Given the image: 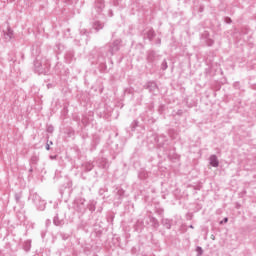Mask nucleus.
I'll return each instance as SVG.
<instances>
[{
	"instance_id": "aec40b11",
	"label": "nucleus",
	"mask_w": 256,
	"mask_h": 256,
	"mask_svg": "<svg viewBox=\"0 0 256 256\" xmlns=\"http://www.w3.org/2000/svg\"><path fill=\"white\" fill-rule=\"evenodd\" d=\"M196 253L198 256L203 255V248L201 246L196 247Z\"/></svg>"
},
{
	"instance_id": "c756f323",
	"label": "nucleus",
	"mask_w": 256,
	"mask_h": 256,
	"mask_svg": "<svg viewBox=\"0 0 256 256\" xmlns=\"http://www.w3.org/2000/svg\"><path fill=\"white\" fill-rule=\"evenodd\" d=\"M29 173H33V166H30Z\"/></svg>"
},
{
	"instance_id": "72a5a7b5",
	"label": "nucleus",
	"mask_w": 256,
	"mask_h": 256,
	"mask_svg": "<svg viewBox=\"0 0 256 256\" xmlns=\"http://www.w3.org/2000/svg\"><path fill=\"white\" fill-rule=\"evenodd\" d=\"M200 11H201V12L203 11V7H200Z\"/></svg>"
},
{
	"instance_id": "0eeeda50",
	"label": "nucleus",
	"mask_w": 256,
	"mask_h": 256,
	"mask_svg": "<svg viewBox=\"0 0 256 256\" xmlns=\"http://www.w3.org/2000/svg\"><path fill=\"white\" fill-rule=\"evenodd\" d=\"M4 39L5 41H10L13 39V31L11 30V27H7V32L3 31Z\"/></svg>"
},
{
	"instance_id": "423d86ee",
	"label": "nucleus",
	"mask_w": 256,
	"mask_h": 256,
	"mask_svg": "<svg viewBox=\"0 0 256 256\" xmlns=\"http://www.w3.org/2000/svg\"><path fill=\"white\" fill-rule=\"evenodd\" d=\"M103 9H105V2L103 0H98L95 5V11L99 15L103 12Z\"/></svg>"
},
{
	"instance_id": "1a4fd4ad",
	"label": "nucleus",
	"mask_w": 256,
	"mask_h": 256,
	"mask_svg": "<svg viewBox=\"0 0 256 256\" xmlns=\"http://www.w3.org/2000/svg\"><path fill=\"white\" fill-rule=\"evenodd\" d=\"M93 29H95V31H101V29H103L105 27V24H103V22L101 21H95L92 24Z\"/></svg>"
},
{
	"instance_id": "473e14b6",
	"label": "nucleus",
	"mask_w": 256,
	"mask_h": 256,
	"mask_svg": "<svg viewBox=\"0 0 256 256\" xmlns=\"http://www.w3.org/2000/svg\"><path fill=\"white\" fill-rule=\"evenodd\" d=\"M190 229H194L193 225H190Z\"/></svg>"
},
{
	"instance_id": "bb28decb",
	"label": "nucleus",
	"mask_w": 256,
	"mask_h": 256,
	"mask_svg": "<svg viewBox=\"0 0 256 256\" xmlns=\"http://www.w3.org/2000/svg\"><path fill=\"white\" fill-rule=\"evenodd\" d=\"M156 43H157L158 45H161V39L158 38L157 41H156Z\"/></svg>"
},
{
	"instance_id": "7ed1b4c3",
	"label": "nucleus",
	"mask_w": 256,
	"mask_h": 256,
	"mask_svg": "<svg viewBox=\"0 0 256 256\" xmlns=\"http://www.w3.org/2000/svg\"><path fill=\"white\" fill-rule=\"evenodd\" d=\"M34 69L38 75H45L47 73V69L39 60L34 61Z\"/></svg>"
},
{
	"instance_id": "9b49d317",
	"label": "nucleus",
	"mask_w": 256,
	"mask_h": 256,
	"mask_svg": "<svg viewBox=\"0 0 256 256\" xmlns=\"http://www.w3.org/2000/svg\"><path fill=\"white\" fill-rule=\"evenodd\" d=\"M146 37H147V39H149V41H153V39H155V30H153V28H150L146 32Z\"/></svg>"
},
{
	"instance_id": "b1692460",
	"label": "nucleus",
	"mask_w": 256,
	"mask_h": 256,
	"mask_svg": "<svg viewBox=\"0 0 256 256\" xmlns=\"http://www.w3.org/2000/svg\"><path fill=\"white\" fill-rule=\"evenodd\" d=\"M87 33H89V32H87V29L80 30V35H87Z\"/></svg>"
},
{
	"instance_id": "a211bd4d",
	"label": "nucleus",
	"mask_w": 256,
	"mask_h": 256,
	"mask_svg": "<svg viewBox=\"0 0 256 256\" xmlns=\"http://www.w3.org/2000/svg\"><path fill=\"white\" fill-rule=\"evenodd\" d=\"M214 44H215V41L213 39H211V38L206 39V45L208 47H213Z\"/></svg>"
},
{
	"instance_id": "cd10ccee",
	"label": "nucleus",
	"mask_w": 256,
	"mask_h": 256,
	"mask_svg": "<svg viewBox=\"0 0 256 256\" xmlns=\"http://www.w3.org/2000/svg\"><path fill=\"white\" fill-rule=\"evenodd\" d=\"M183 114V110H178L177 115H182Z\"/></svg>"
},
{
	"instance_id": "5701e85b",
	"label": "nucleus",
	"mask_w": 256,
	"mask_h": 256,
	"mask_svg": "<svg viewBox=\"0 0 256 256\" xmlns=\"http://www.w3.org/2000/svg\"><path fill=\"white\" fill-rule=\"evenodd\" d=\"M233 21L231 20L230 17H226L225 18V23H227L228 25L231 24Z\"/></svg>"
},
{
	"instance_id": "39448f33",
	"label": "nucleus",
	"mask_w": 256,
	"mask_h": 256,
	"mask_svg": "<svg viewBox=\"0 0 256 256\" xmlns=\"http://www.w3.org/2000/svg\"><path fill=\"white\" fill-rule=\"evenodd\" d=\"M53 223L56 227H63L65 225V219L60 218L59 214H56L53 218Z\"/></svg>"
},
{
	"instance_id": "4468645a",
	"label": "nucleus",
	"mask_w": 256,
	"mask_h": 256,
	"mask_svg": "<svg viewBox=\"0 0 256 256\" xmlns=\"http://www.w3.org/2000/svg\"><path fill=\"white\" fill-rule=\"evenodd\" d=\"M150 222L152 223L153 227H155L156 229L159 227V220H157V218L151 217Z\"/></svg>"
},
{
	"instance_id": "dca6fc26",
	"label": "nucleus",
	"mask_w": 256,
	"mask_h": 256,
	"mask_svg": "<svg viewBox=\"0 0 256 256\" xmlns=\"http://www.w3.org/2000/svg\"><path fill=\"white\" fill-rule=\"evenodd\" d=\"M23 197V194H21V192L20 193H16L15 195H14V198H15V201H16V203H21V198Z\"/></svg>"
},
{
	"instance_id": "20e7f679",
	"label": "nucleus",
	"mask_w": 256,
	"mask_h": 256,
	"mask_svg": "<svg viewBox=\"0 0 256 256\" xmlns=\"http://www.w3.org/2000/svg\"><path fill=\"white\" fill-rule=\"evenodd\" d=\"M120 47H121V40H119V39L114 40L108 50L110 55L111 56L115 55V53H117V51H119Z\"/></svg>"
},
{
	"instance_id": "a878e982",
	"label": "nucleus",
	"mask_w": 256,
	"mask_h": 256,
	"mask_svg": "<svg viewBox=\"0 0 256 256\" xmlns=\"http://www.w3.org/2000/svg\"><path fill=\"white\" fill-rule=\"evenodd\" d=\"M228 221H229V218H227V217H225V218L223 219V223H228Z\"/></svg>"
},
{
	"instance_id": "f8f14e48",
	"label": "nucleus",
	"mask_w": 256,
	"mask_h": 256,
	"mask_svg": "<svg viewBox=\"0 0 256 256\" xmlns=\"http://www.w3.org/2000/svg\"><path fill=\"white\" fill-rule=\"evenodd\" d=\"M37 163H39V156L37 155L32 156L30 158L29 165L33 166V165H37Z\"/></svg>"
},
{
	"instance_id": "f3484780",
	"label": "nucleus",
	"mask_w": 256,
	"mask_h": 256,
	"mask_svg": "<svg viewBox=\"0 0 256 256\" xmlns=\"http://www.w3.org/2000/svg\"><path fill=\"white\" fill-rule=\"evenodd\" d=\"M88 209H89V211H91V213H93L94 211H95V209H96V207H95V202H90L89 204H88Z\"/></svg>"
},
{
	"instance_id": "9d476101",
	"label": "nucleus",
	"mask_w": 256,
	"mask_h": 256,
	"mask_svg": "<svg viewBox=\"0 0 256 256\" xmlns=\"http://www.w3.org/2000/svg\"><path fill=\"white\" fill-rule=\"evenodd\" d=\"M146 89L150 91V93H155V90L157 89V83L155 82H148L146 84Z\"/></svg>"
},
{
	"instance_id": "f257e3e1",
	"label": "nucleus",
	"mask_w": 256,
	"mask_h": 256,
	"mask_svg": "<svg viewBox=\"0 0 256 256\" xmlns=\"http://www.w3.org/2000/svg\"><path fill=\"white\" fill-rule=\"evenodd\" d=\"M34 205H36L37 209L39 211H44L45 210V200L41 199V196H39V194L37 193H33L32 195H30Z\"/></svg>"
},
{
	"instance_id": "412c9836",
	"label": "nucleus",
	"mask_w": 256,
	"mask_h": 256,
	"mask_svg": "<svg viewBox=\"0 0 256 256\" xmlns=\"http://www.w3.org/2000/svg\"><path fill=\"white\" fill-rule=\"evenodd\" d=\"M31 249V243H26L24 246V251H29Z\"/></svg>"
},
{
	"instance_id": "2f4dec72",
	"label": "nucleus",
	"mask_w": 256,
	"mask_h": 256,
	"mask_svg": "<svg viewBox=\"0 0 256 256\" xmlns=\"http://www.w3.org/2000/svg\"><path fill=\"white\" fill-rule=\"evenodd\" d=\"M110 17H113V11H110Z\"/></svg>"
},
{
	"instance_id": "2eb2a0df",
	"label": "nucleus",
	"mask_w": 256,
	"mask_h": 256,
	"mask_svg": "<svg viewBox=\"0 0 256 256\" xmlns=\"http://www.w3.org/2000/svg\"><path fill=\"white\" fill-rule=\"evenodd\" d=\"M168 67H169V65L167 64V60L164 59V60L162 61V63H161V69H162V71H167Z\"/></svg>"
},
{
	"instance_id": "6ab92c4d",
	"label": "nucleus",
	"mask_w": 256,
	"mask_h": 256,
	"mask_svg": "<svg viewBox=\"0 0 256 256\" xmlns=\"http://www.w3.org/2000/svg\"><path fill=\"white\" fill-rule=\"evenodd\" d=\"M85 169L86 171H93V163L91 162L86 163Z\"/></svg>"
},
{
	"instance_id": "f03ea898",
	"label": "nucleus",
	"mask_w": 256,
	"mask_h": 256,
	"mask_svg": "<svg viewBox=\"0 0 256 256\" xmlns=\"http://www.w3.org/2000/svg\"><path fill=\"white\" fill-rule=\"evenodd\" d=\"M146 61L149 65L153 67L159 61V55L155 53V51H149L147 52Z\"/></svg>"
},
{
	"instance_id": "4be33fe9",
	"label": "nucleus",
	"mask_w": 256,
	"mask_h": 256,
	"mask_svg": "<svg viewBox=\"0 0 256 256\" xmlns=\"http://www.w3.org/2000/svg\"><path fill=\"white\" fill-rule=\"evenodd\" d=\"M54 130H55V129L53 128V126H48V127H47V132H48V133H53Z\"/></svg>"
},
{
	"instance_id": "6e6552de",
	"label": "nucleus",
	"mask_w": 256,
	"mask_h": 256,
	"mask_svg": "<svg viewBox=\"0 0 256 256\" xmlns=\"http://www.w3.org/2000/svg\"><path fill=\"white\" fill-rule=\"evenodd\" d=\"M211 167H219V159L217 158V155L213 154L209 158Z\"/></svg>"
},
{
	"instance_id": "f704fd0d",
	"label": "nucleus",
	"mask_w": 256,
	"mask_h": 256,
	"mask_svg": "<svg viewBox=\"0 0 256 256\" xmlns=\"http://www.w3.org/2000/svg\"><path fill=\"white\" fill-rule=\"evenodd\" d=\"M50 145H53V142H52V141H50Z\"/></svg>"
},
{
	"instance_id": "7c9ffc66",
	"label": "nucleus",
	"mask_w": 256,
	"mask_h": 256,
	"mask_svg": "<svg viewBox=\"0 0 256 256\" xmlns=\"http://www.w3.org/2000/svg\"><path fill=\"white\" fill-rule=\"evenodd\" d=\"M211 240L215 241V235H211Z\"/></svg>"
},
{
	"instance_id": "393cba45",
	"label": "nucleus",
	"mask_w": 256,
	"mask_h": 256,
	"mask_svg": "<svg viewBox=\"0 0 256 256\" xmlns=\"http://www.w3.org/2000/svg\"><path fill=\"white\" fill-rule=\"evenodd\" d=\"M51 149V146L49 143L46 144V151H49Z\"/></svg>"
},
{
	"instance_id": "c85d7f7f",
	"label": "nucleus",
	"mask_w": 256,
	"mask_h": 256,
	"mask_svg": "<svg viewBox=\"0 0 256 256\" xmlns=\"http://www.w3.org/2000/svg\"><path fill=\"white\" fill-rule=\"evenodd\" d=\"M78 211H79V213H81L82 211H85V208L83 207V208H78Z\"/></svg>"
},
{
	"instance_id": "ddd939ff",
	"label": "nucleus",
	"mask_w": 256,
	"mask_h": 256,
	"mask_svg": "<svg viewBox=\"0 0 256 256\" xmlns=\"http://www.w3.org/2000/svg\"><path fill=\"white\" fill-rule=\"evenodd\" d=\"M162 225L166 229H171V220H169V219H162Z\"/></svg>"
}]
</instances>
